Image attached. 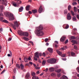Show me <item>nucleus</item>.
Segmentation results:
<instances>
[{"label": "nucleus", "instance_id": "1", "mask_svg": "<svg viewBox=\"0 0 79 79\" xmlns=\"http://www.w3.org/2000/svg\"><path fill=\"white\" fill-rule=\"evenodd\" d=\"M42 30H43V27L42 25H40L39 27L37 28L36 32L37 33V35L38 36H42V35H44V33L42 31Z\"/></svg>", "mask_w": 79, "mask_h": 79}, {"label": "nucleus", "instance_id": "2", "mask_svg": "<svg viewBox=\"0 0 79 79\" xmlns=\"http://www.w3.org/2000/svg\"><path fill=\"white\" fill-rule=\"evenodd\" d=\"M4 15L6 17L9 18V21L14 20V17L13 14L8 12H6L4 13Z\"/></svg>", "mask_w": 79, "mask_h": 79}, {"label": "nucleus", "instance_id": "3", "mask_svg": "<svg viewBox=\"0 0 79 79\" xmlns=\"http://www.w3.org/2000/svg\"><path fill=\"white\" fill-rule=\"evenodd\" d=\"M18 33L20 35H23L26 37H27L28 35L27 32H24L22 31H18Z\"/></svg>", "mask_w": 79, "mask_h": 79}, {"label": "nucleus", "instance_id": "4", "mask_svg": "<svg viewBox=\"0 0 79 79\" xmlns=\"http://www.w3.org/2000/svg\"><path fill=\"white\" fill-rule=\"evenodd\" d=\"M56 60L55 59H50L48 60L47 61L50 64L56 63Z\"/></svg>", "mask_w": 79, "mask_h": 79}, {"label": "nucleus", "instance_id": "5", "mask_svg": "<svg viewBox=\"0 0 79 79\" xmlns=\"http://www.w3.org/2000/svg\"><path fill=\"white\" fill-rule=\"evenodd\" d=\"M14 25L13 24L12 25V26L13 28H14V29H15V30H16V27H19V25L18 24V22L16 21L14 22Z\"/></svg>", "mask_w": 79, "mask_h": 79}, {"label": "nucleus", "instance_id": "6", "mask_svg": "<svg viewBox=\"0 0 79 79\" xmlns=\"http://www.w3.org/2000/svg\"><path fill=\"white\" fill-rule=\"evenodd\" d=\"M37 58H39V56L38 52H36L35 53V57H34V60L35 61H37Z\"/></svg>", "mask_w": 79, "mask_h": 79}, {"label": "nucleus", "instance_id": "7", "mask_svg": "<svg viewBox=\"0 0 79 79\" xmlns=\"http://www.w3.org/2000/svg\"><path fill=\"white\" fill-rule=\"evenodd\" d=\"M72 17L71 16V14L68 13L67 15V18L68 20H71Z\"/></svg>", "mask_w": 79, "mask_h": 79}, {"label": "nucleus", "instance_id": "8", "mask_svg": "<svg viewBox=\"0 0 79 79\" xmlns=\"http://www.w3.org/2000/svg\"><path fill=\"white\" fill-rule=\"evenodd\" d=\"M2 5H4L5 6L7 5V2H6V0H2Z\"/></svg>", "mask_w": 79, "mask_h": 79}, {"label": "nucleus", "instance_id": "9", "mask_svg": "<svg viewBox=\"0 0 79 79\" xmlns=\"http://www.w3.org/2000/svg\"><path fill=\"white\" fill-rule=\"evenodd\" d=\"M25 77L26 79H29L30 77V73H29V72L27 73L26 74L25 76Z\"/></svg>", "mask_w": 79, "mask_h": 79}, {"label": "nucleus", "instance_id": "10", "mask_svg": "<svg viewBox=\"0 0 79 79\" xmlns=\"http://www.w3.org/2000/svg\"><path fill=\"white\" fill-rule=\"evenodd\" d=\"M42 10H43V9H42V6H40L38 10V11L39 13H42Z\"/></svg>", "mask_w": 79, "mask_h": 79}, {"label": "nucleus", "instance_id": "11", "mask_svg": "<svg viewBox=\"0 0 79 79\" xmlns=\"http://www.w3.org/2000/svg\"><path fill=\"white\" fill-rule=\"evenodd\" d=\"M65 39H66V37L63 36L60 39V41L61 42H64V40H65Z\"/></svg>", "mask_w": 79, "mask_h": 79}, {"label": "nucleus", "instance_id": "12", "mask_svg": "<svg viewBox=\"0 0 79 79\" xmlns=\"http://www.w3.org/2000/svg\"><path fill=\"white\" fill-rule=\"evenodd\" d=\"M3 6L0 5V12H2L3 11Z\"/></svg>", "mask_w": 79, "mask_h": 79}, {"label": "nucleus", "instance_id": "13", "mask_svg": "<svg viewBox=\"0 0 79 79\" xmlns=\"http://www.w3.org/2000/svg\"><path fill=\"white\" fill-rule=\"evenodd\" d=\"M32 12L34 14H35V13H37V9L33 10H32Z\"/></svg>", "mask_w": 79, "mask_h": 79}, {"label": "nucleus", "instance_id": "14", "mask_svg": "<svg viewBox=\"0 0 79 79\" xmlns=\"http://www.w3.org/2000/svg\"><path fill=\"white\" fill-rule=\"evenodd\" d=\"M29 8H30V6L28 5L26 7V10L27 11H29Z\"/></svg>", "mask_w": 79, "mask_h": 79}, {"label": "nucleus", "instance_id": "15", "mask_svg": "<svg viewBox=\"0 0 79 79\" xmlns=\"http://www.w3.org/2000/svg\"><path fill=\"white\" fill-rule=\"evenodd\" d=\"M23 7H21L19 9V12H22L23 11Z\"/></svg>", "mask_w": 79, "mask_h": 79}, {"label": "nucleus", "instance_id": "16", "mask_svg": "<svg viewBox=\"0 0 79 79\" xmlns=\"http://www.w3.org/2000/svg\"><path fill=\"white\" fill-rule=\"evenodd\" d=\"M56 51L59 55H61L62 53L61 52H60V51H59L58 50H56Z\"/></svg>", "mask_w": 79, "mask_h": 79}, {"label": "nucleus", "instance_id": "17", "mask_svg": "<svg viewBox=\"0 0 79 79\" xmlns=\"http://www.w3.org/2000/svg\"><path fill=\"white\" fill-rule=\"evenodd\" d=\"M48 50L50 53H52L53 52V49L49 48L48 49Z\"/></svg>", "mask_w": 79, "mask_h": 79}, {"label": "nucleus", "instance_id": "18", "mask_svg": "<svg viewBox=\"0 0 79 79\" xmlns=\"http://www.w3.org/2000/svg\"><path fill=\"white\" fill-rule=\"evenodd\" d=\"M55 70V69L53 67L50 68L49 69V70L50 71H53Z\"/></svg>", "mask_w": 79, "mask_h": 79}, {"label": "nucleus", "instance_id": "19", "mask_svg": "<svg viewBox=\"0 0 79 79\" xmlns=\"http://www.w3.org/2000/svg\"><path fill=\"white\" fill-rule=\"evenodd\" d=\"M71 42L72 43H73V44H77V41L76 40H72L71 41Z\"/></svg>", "mask_w": 79, "mask_h": 79}, {"label": "nucleus", "instance_id": "20", "mask_svg": "<svg viewBox=\"0 0 79 79\" xmlns=\"http://www.w3.org/2000/svg\"><path fill=\"white\" fill-rule=\"evenodd\" d=\"M20 66H21V69H24V65L23 64H20Z\"/></svg>", "mask_w": 79, "mask_h": 79}, {"label": "nucleus", "instance_id": "21", "mask_svg": "<svg viewBox=\"0 0 79 79\" xmlns=\"http://www.w3.org/2000/svg\"><path fill=\"white\" fill-rule=\"evenodd\" d=\"M61 79H68V77L64 75L62 77Z\"/></svg>", "mask_w": 79, "mask_h": 79}, {"label": "nucleus", "instance_id": "22", "mask_svg": "<svg viewBox=\"0 0 79 79\" xmlns=\"http://www.w3.org/2000/svg\"><path fill=\"white\" fill-rule=\"evenodd\" d=\"M24 60L25 62H27L28 61V58H27L25 57L24 58Z\"/></svg>", "mask_w": 79, "mask_h": 79}, {"label": "nucleus", "instance_id": "23", "mask_svg": "<svg viewBox=\"0 0 79 79\" xmlns=\"http://www.w3.org/2000/svg\"><path fill=\"white\" fill-rule=\"evenodd\" d=\"M74 12H75V13H76V12H77V8L76 7H74Z\"/></svg>", "mask_w": 79, "mask_h": 79}, {"label": "nucleus", "instance_id": "24", "mask_svg": "<svg viewBox=\"0 0 79 79\" xmlns=\"http://www.w3.org/2000/svg\"><path fill=\"white\" fill-rule=\"evenodd\" d=\"M2 22H3V23H8V21L5 19L3 20L2 21Z\"/></svg>", "mask_w": 79, "mask_h": 79}, {"label": "nucleus", "instance_id": "25", "mask_svg": "<svg viewBox=\"0 0 79 79\" xmlns=\"http://www.w3.org/2000/svg\"><path fill=\"white\" fill-rule=\"evenodd\" d=\"M71 5H69L68 6V10L69 11H70V10H71Z\"/></svg>", "mask_w": 79, "mask_h": 79}, {"label": "nucleus", "instance_id": "26", "mask_svg": "<svg viewBox=\"0 0 79 79\" xmlns=\"http://www.w3.org/2000/svg\"><path fill=\"white\" fill-rule=\"evenodd\" d=\"M23 39H24V40H29V39L25 37H23Z\"/></svg>", "mask_w": 79, "mask_h": 79}, {"label": "nucleus", "instance_id": "27", "mask_svg": "<svg viewBox=\"0 0 79 79\" xmlns=\"http://www.w3.org/2000/svg\"><path fill=\"white\" fill-rule=\"evenodd\" d=\"M73 21H76V17H73Z\"/></svg>", "mask_w": 79, "mask_h": 79}, {"label": "nucleus", "instance_id": "28", "mask_svg": "<svg viewBox=\"0 0 79 79\" xmlns=\"http://www.w3.org/2000/svg\"><path fill=\"white\" fill-rule=\"evenodd\" d=\"M64 15H67L68 13V12L67 11V10H64Z\"/></svg>", "mask_w": 79, "mask_h": 79}, {"label": "nucleus", "instance_id": "29", "mask_svg": "<svg viewBox=\"0 0 79 79\" xmlns=\"http://www.w3.org/2000/svg\"><path fill=\"white\" fill-rule=\"evenodd\" d=\"M16 66L17 68H18L19 69V68H20V66H19V65L18 64H16Z\"/></svg>", "mask_w": 79, "mask_h": 79}, {"label": "nucleus", "instance_id": "30", "mask_svg": "<svg viewBox=\"0 0 79 79\" xmlns=\"http://www.w3.org/2000/svg\"><path fill=\"white\" fill-rule=\"evenodd\" d=\"M61 69H59L57 70L56 71V72H57V73H60V72H61Z\"/></svg>", "mask_w": 79, "mask_h": 79}, {"label": "nucleus", "instance_id": "31", "mask_svg": "<svg viewBox=\"0 0 79 79\" xmlns=\"http://www.w3.org/2000/svg\"><path fill=\"white\" fill-rule=\"evenodd\" d=\"M72 4L73 6H74L75 5H77V2H73Z\"/></svg>", "mask_w": 79, "mask_h": 79}, {"label": "nucleus", "instance_id": "32", "mask_svg": "<svg viewBox=\"0 0 79 79\" xmlns=\"http://www.w3.org/2000/svg\"><path fill=\"white\" fill-rule=\"evenodd\" d=\"M46 63V62H45L44 60H43V61L42 64L43 65H45V64Z\"/></svg>", "mask_w": 79, "mask_h": 79}, {"label": "nucleus", "instance_id": "33", "mask_svg": "<svg viewBox=\"0 0 79 79\" xmlns=\"http://www.w3.org/2000/svg\"><path fill=\"white\" fill-rule=\"evenodd\" d=\"M70 12L71 13V15H72L73 16H74V13L73 12L72 10H71Z\"/></svg>", "mask_w": 79, "mask_h": 79}, {"label": "nucleus", "instance_id": "34", "mask_svg": "<svg viewBox=\"0 0 79 79\" xmlns=\"http://www.w3.org/2000/svg\"><path fill=\"white\" fill-rule=\"evenodd\" d=\"M3 19V17L2 16H0V21H2Z\"/></svg>", "mask_w": 79, "mask_h": 79}, {"label": "nucleus", "instance_id": "35", "mask_svg": "<svg viewBox=\"0 0 79 79\" xmlns=\"http://www.w3.org/2000/svg\"><path fill=\"white\" fill-rule=\"evenodd\" d=\"M57 75V77H60V76H61V73H58Z\"/></svg>", "mask_w": 79, "mask_h": 79}, {"label": "nucleus", "instance_id": "36", "mask_svg": "<svg viewBox=\"0 0 79 79\" xmlns=\"http://www.w3.org/2000/svg\"><path fill=\"white\" fill-rule=\"evenodd\" d=\"M71 55L72 56H74V55H75V53H74L73 52H71Z\"/></svg>", "mask_w": 79, "mask_h": 79}, {"label": "nucleus", "instance_id": "37", "mask_svg": "<svg viewBox=\"0 0 79 79\" xmlns=\"http://www.w3.org/2000/svg\"><path fill=\"white\" fill-rule=\"evenodd\" d=\"M52 76H55V73H52L51 74Z\"/></svg>", "mask_w": 79, "mask_h": 79}, {"label": "nucleus", "instance_id": "38", "mask_svg": "<svg viewBox=\"0 0 79 79\" xmlns=\"http://www.w3.org/2000/svg\"><path fill=\"white\" fill-rule=\"evenodd\" d=\"M6 70L5 69H4V70H3L1 73L0 74H3L5 73V71Z\"/></svg>", "mask_w": 79, "mask_h": 79}, {"label": "nucleus", "instance_id": "39", "mask_svg": "<svg viewBox=\"0 0 79 79\" xmlns=\"http://www.w3.org/2000/svg\"><path fill=\"white\" fill-rule=\"evenodd\" d=\"M68 40H67L65 41V44H67V43H68Z\"/></svg>", "mask_w": 79, "mask_h": 79}, {"label": "nucleus", "instance_id": "40", "mask_svg": "<svg viewBox=\"0 0 79 79\" xmlns=\"http://www.w3.org/2000/svg\"><path fill=\"white\" fill-rule=\"evenodd\" d=\"M48 38H46L45 40V42H47V41H48Z\"/></svg>", "mask_w": 79, "mask_h": 79}, {"label": "nucleus", "instance_id": "41", "mask_svg": "<svg viewBox=\"0 0 79 79\" xmlns=\"http://www.w3.org/2000/svg\"><path fill=\"white\" fill-rule=\"evenodd\" d=\"M54 45H55V48H57L58 47V45L57 44H54Z\"/></svg>", "mask_w": 79, "mask_h": 79}, {"label": "nucleus", "instance_id": "42", "mask_svg": "<svg viewBox=\"0 0 79 79\" xmlns=\"http://www.w3.org/2000/svg\"><path fill=\"white\" fill-rule=\"evenodd\" d=\"M64 48V50H66V49H67L68 47L67 46H63Z\"/></svg>", "mask_w": 79, "mask_h": 79}, {"label": "nucleus", "instance_id": "43", "mask_svg": "<svg viewBox=\"0 0 79 79\" xmlns=\"http://www.w3.org/2000/svg\"><path fill=\"white\" fill-rule=\"evenodd\" d=\"M29 43H31V45H34V44H33V42H32L29 41Z\"/></svg>", "mask_w": 79, "mask_h": 79}, {"label": "nucleus", "instance_id": "44", "mask_svg": "<svg viewBox=\"0 0 79 79\" xmlns=\"http://www.w3.org/2000/svg\"><path fill=\"white\" fill-rule=\"evenodd\" d=\"M13 5L14 6H16V3H13Z\"/></svg>", "mask_w": 79, "mask_h": 79}, {"label": "nucleus", "instance_id": "45", "mask_svg": "<svg viewBox=\"0 0 79 79\" xmlns=\"http://www.w3.org/2000/svg\"><path fill=\"white\" fill-rule=\"evenodd\" d=\"M77 18L79 20V15H77Z\"/></svg>", "mask_w": 79, "mask_h": 79}, {"label": "nucleus", "instance_id": "46", "mask_svg": "<svg viewBox=\"0 0 79 79\" xmlns=\"http://www.w3.org/2000/svg\"><path fill=\"white\" fill-rule=\"evenodd\" d=\"M69 28V25H67L65 27V29H68Z\"/></svg>", "mask_w": 79, "mask_h": 79}, {"label": "nucleus", "instance_id": "47", "mask_svg": "<svg viewBox=\"0 0 79 79\" xmlns=\"http://www.w3.org/2000/svg\"><path fill=\"white\" fill-rule=\"evenodd\" d=\"M42 55H43V56H45V53L44 52H43V53Z\"/></svg>", "mask_w": 79, "mask_h": 79}, {"label": "nucleus", "instance_id": "48", "mask_svg": "<svg viewBox=\"0 0 79 79\" xmlns=\"http://www.w3.org/2000/svg\"><path fill=\"white\" fill-rule=\"evenodd\" d=\"M65 56H66V54H63L62 56V57H65Z\"/></svg>", "mask_w": 79, "mask_h": 79}, {"label": "nucleus", "instance_id": "49", "mask_svg": "<svg viewBox=\"0 0 79 79\" xmlns=\"http://www.w3.org/2000/svg\"><path fill=\"white\" fill-rule=\"evenodd\" d=\"M71 39H75V37H74V36H72L71 37Z\"/></svg>", "mask_w": 79, "mask_h": 79}, {"label": "nucleus", "instance_id": "50", "mask_svg": "<svg viewBox=\"0 0 79 79\" xmlns=\"http://www.w3.org/2000/svg\"><path fill=\"white\" fill-rule=\"evenodd\" d=\"M16 69L15 68H14V72L15 73H16Z\"/></svg>", "mask_w": 79, "mask_h": 79}, {"label": "nucleus", "instance_id": "51", "mask_svg": "<svg viewBox=\"0 0 79 79\" xmlns=\"http://www.w3.org/2000/svg\"><path fill=\"white\" fill-rule=\"evenodd\" d=\"M74 47L75 49H76L77 48V46H76V45H74Z\"/></svg>", "mask_w": 79, "mask_h": 79}, {"label": "nucleus", "instance_id": "52", "mask_svg": "<svg viewBox=\"0 0 79 79\" xmlns=\"http://www.w3.org/2000/svg\"><path fill=\"white\" fill-rule=\"evenodd\" d=\"M35 73L34 72L32 73V76H34L35 75Z\"/></svg>", "mask_w": 79, "mask_h": 79}, {"label": "nucleus", "instance_id": "53", "mask_svg": "<svg viewBox=\"0 0 79 79\" xmlns=\"http://www.w3.org/2000/svg\"><path fill=\"white\" fill-rule=\"evenodd\" d=\"M55 44H58V42L57 41H55Z\"/></svg>", "mask_w": 79, "mask_h": 79}, {"label": "nucleus", "instance_id": "54", "mask_svg": "<svg viewBox=\"0 0 79 79\" xmlns=\"http://www.w3.org/2000/svg\"><path fill=\"white\" fill-rule=\"evenodd\" d=\"M11 40V38H10L8 40V41H10Z\"/></svg>", "mask_w": 79, "mask_h": 79}, {"label": "nucleus", "instance_id": "55", "mask_svg": "<svg viewBox=\"0 0 79 79\" xmlns=\"http://www.w3.org/2000/svg\"><path fill=\"white\" fill-rule=\"evenodd\" d=\"M60 50H64V47L60 48Z\"/></svg>", "mask_w": 79, "mask_h": 79}, {"label": "nucleus", "instance_id": "56", "mask_svg": "<svg viewBox=\"0 0 79 79\" xmlns=\"http://www.w3.org/2000/svg\"><path fill=\"white\" fill-rule=\"evenodd\" d=\"M48 68H46L45 70V72H47V71H48Z\"/></svg>", "mask_w": 79, "mask_h": 79}, {"label": "nucleus", "instance_id": "57", "mask_svg": "<svg viewBox=\"0 0 79 79\" xmlns=\"http://www.w3.org/2000/svg\"><path fill=\"white\" fill-rule=\"evenodd\" d=\"M7 56L9 57H10V56H12L10 54H7Z\"/></svg>", "mask_w": 79, "mask_h": 79}, {"label": "nucleus", "instance_id": "58", "mask_svg": "<svg viewBox=\"0 0 79 79\" xmlns=\"http://www.w3.org/2000/svg\"><path fill=\"white\" fill-rule=\"evenodd\" d=\"M0 31H1V32H2L3 31V28H0Z\"/></svg>", "mask_w": 79, "mask_h": 79}, {"label": "nucleus", "instance_id": "59", "mask_svg": "<svg viewBox=\"0 0 79 79\" xmlns=\"http://www.w3.org/2000/svg\"><path fill=\"white\" fill-rule=\"evenodd\" d=\"M77 69H78V70H77L78 73H79V67H78L77 68Z\"/></svg>", "mask_w": 79, "mask_h": 79}, {"label": "nucleus", "instance_id": "60", "mask_svg": "<svg viewBox=\"0 0 79 79\" xmlns=\"http://www.w3.org/2000/svg\"><path fill=\"white\" fill-rule=\"evenodd\" d=\"M35 68L37 69H40V68L38 67H37V66L35 67Z\"/></svg>", "mask_w": 79, "mask_h": 79}, {"label": "nucleus", "instance_id": "61", "mask_svg": "<svg viewBox=\"0 0 79 79\" xmlns=\"http://www.w3.org/2000/svg\"><path fill=\"white\" fill-rule=\"evenodd\" d=\"M28 13H29V14H32V12H31V11H29Z\"/></svg>", "mask_w": 79, "mask_h": 79}, {"label": "nucleus", "instance_id": "62", "mask_svg": "<svg viewBox=\"0 0 79 79\" xmlns=\"http://www.w3.org/2000/svg\"><path fill=\"white\" fill-rule=\"evenodd\" d=\"M10 53V55L12 56V52H11L10 51H9Z\"/></svg>", "mask_w": 79, "mask_h": 79}, {"label": "nucleus", "instance_id": "63", "mask_svg": "<svg viewBox=\"0 0 79 79\" xmlns=\"http://www.w3.org/2000/svg\"><path fill=\"white\" fill-rule=\"evenodd\" d=\"M3 16V14H0V16Z\"/></svg>", "mask_w": 79, "mask_h": 79}, {"label": "nucleus", "instance_id": "64", "mask_svg": "<svg viewBox=\"0 0 79 79\" xmlns=\"http://www.w3.org/2000/svg\"><path fill=\"white\" fill-rule=\"evenodd\" d=\"M35 79H39V78L35 76Z\"/></svg>", "mask_w": 79, "mask_h": 79}]
</instances>
